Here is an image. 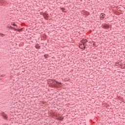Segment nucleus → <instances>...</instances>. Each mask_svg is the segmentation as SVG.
Segmentation results:
<instances>
[{"mask_svg":"<svg viewBox=\"0 0 125 125\" xmlns=\"http://www.w3.org/2000/svg\"><path fill=\"white\" fill-rule=\"evenodd\" d=\"M56 83L57 84H62V83L61 82H59L58 81H56Z\"/></svg>","mask_w":125,"mask_h":125,"instance_id":"423d86ee","label":"nucleus"},{"mask_svg":"<svg viewBox=\"0 0 125 125\" xmlns=\"http://www.w3.org/2000/svg\"><path fill=\"white\" fill-rule=\"evenodd\" d=\"M12 26H14V27H15L16 26V24L15 23H13Z\"/></svg>","mask_w":125,"mask_h":125,"instance_id":"f8f14e48","label":"nucleus"},{"mask_svg":"<svg viewBox=\"0 0 125 125\" xmlns=\"http://www.w3.org/2000/svg\"><path fill=\"white\" fill-rule=\"evenodd\" d=\"M104 28H105L106 29H108V28H109V25H104Z\"/></svg>","mask_w":125,"mask_h":125,"instance_id":"6e6552de","label":"nucleus"},{"mask_svg":"<svg viewBox=\"0 0 125 125\" xmlns=\"http://www.w3.org/2000/svg\"><path fill=\"white\" fill-rule=\"evenodd\" d=\"M100 16L101 20H103V19L105 18V16H106V15L102 13Z\"/></svg>","mask_w":125,"mask_h":125,"instance_id":"f03ea898","label":"nucleus"},{"mask_svg":"<svg viewBox=\"0 0 125 125\" xmlns=\"http://www.w3.org/2000/svg\"><path fill=\"white\" fill-rule=\"evenodd\" d=\"M0 36H5L4 34L0 33Z\"/></svg>","mask_w":125,"mask_h":125,"instance_id":"9b49d317","label":"nucleus"},{"mask_svg":"<svg viewBox=\"0 0 125 125\" xmlns=\"http://www.w3.org/2000/svg\"><path fill=\"white\" fill-rule=\"evenodd\" d=\"M44 57L45 58V59H47L48 57V55H44Z\"/></svg>","mask_w":125,"mask_h":125,"instance_id":"0eeeda50","label":"nucleus"},{"mask_svg":"<svg viewBox=\"0 0 125 125\" xmlns=\"http://www.w3.org/2000/svg\"><path fill=\"white\" fill-rule=\"evenodd\" d=\"M63 117H61L59 118V121H62L63 120Z\"/></svg>","mask_w":125,"mask_h":125,"instance_id":"1a4fd4ad","label":"nucleus"},{"mask_svg":"<svg viewBox=\"0 0 125 125\" xmlns=\"http://www.w3.org/2000/svg\"><path fill=\"white\" fill-rule=\"evenodd\" d=\"M23 28H21V29H17V31L18 32H22V31H23Z\"/></svg>","mask_w":125,"mask_h":125,"instance_id":"39448f33","label":"nucleus"},{"mask_svg":"<svg viewBox=\"0 0 125 125\" xmlns=\"http://www.w3.org/2000/svg\"><path fill=\"white\" fill-rule=\"evenodd\" d=\"M15 27H16V28H18V26L16 24V26Z\"/></svg>","mask_w":125,"mask_h":125,"instance_id":"4468645a","label":"nucleus"},{"mask_svg":"<svg viewBox=\"0 0 125 125\" xmlns=\"http://www.w3.org/2000/svg\"><path fill=\"white\" fill-rule=\"evenodd\" d=\"M83 48L84 49V48H85V46H84V45H83Z\"/></svg>","mask_w":125,"mask_h":125,"instance_id":"ddd939ff","label":"nucleus"},{"mask_svg":"<svg viewBox=\"0 0 125 125\" xmlns=\"http://www.w3.org/2000/svg\"><path fill=\"white\" fill-rule=\"evenodd\" d=\"M1 116L3 117V119H4V120H7L8 118V116L6 114H5L4 112H1L0 113Z\"/></svg>","mask_w":125,"mask_h":125,"instance_id":"f257e3e1","label":"nucleus"},{"mask_svg":"<svg viewBox=\"0 0 125 125\" xmlns=\"http://www.w3.org/2000/svg\"><path fill=\"white\" fill-rule=\"evenodd\" d=\"M85 42H87V40H85Z\"/></svg>","mask_w":125,"mask_h":125,"instance_id":"2eb2a0df","label":"nucleus"},{"mask_svg":"<svg viewBox=\"0 0 125 125\" xmlns=\"http://www.w3.org/2000/svg\"><path fill=\"white\" fill-rule=\"evenodd\" d=\"M61 10H62V11H64V10H65V8H61Z\"/></svg>","mask_w":125,"mask_h":125,"instance_id":"9d476101","label":"nucleus"},{"mask_svg":"<svg viewBox=\"0 0 125 125\" xmlns=\"http://www.w3.org/2000/svg\"><path fill=\"white\" fill-rule=\"evenodd\" d=\"M9 28L11 30H14V31H17V29H16L14 27H13L12 26H9Z\"/></svg>","mask_w":125,"mask_h":125,"instance_id":"20e7f679","label":"nucleus"},{"mask_svg":"<svg viewBox=\"0 0 125 125\" xmlns=\"http://www.w3.org/2000/svg\"><path fill=\"white\" fill-rule=\"evenodd\" d=\"M123 64H122V62H118L115 63V66H122Z\"/></svg>","mask_w":125,"mask_h":125,"instance_id":"7ed1b4c3","label":"nucleus"}]
</instances>
